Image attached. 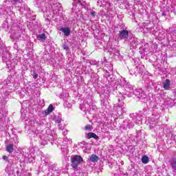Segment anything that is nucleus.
<instances>
[{"label": "nucleus", "instance_id": "2f4dec72", "mask_svg": "<svg viewBox=\"0 0 176 176\" xmlns=\"http://www.w3.org/2000/svg\"><path fill=\"white\" fill-rule=\"evenodd\" d=\"M13 141L14 144H19V137L15 136L14 138H13Z\"/></svg>", "mask_w": 176, "mask_h": 176}, {"label": "nucleus", "instance_id": "6ab92c4d", "mask_svg": "<svg viewBox=\"0 0 176 176\" xmlns=\"http://www.w3.org/2000/svg\"><path fill=\"white\" fill-rule=\"evenodd\" d=\"M135 69H136V71H138V72L135 73V76H137V74H142V71H144V66H142V65L137 66L135 67ZM138 69H139V71H138Z\"/></svg>", "mask_w": 176, "mask_h": 176}, {"label": "nucleus", "instance_id": "1a4fd4ad", "mask_svg": "<svg viewBox=\"0 0 176 176\" xmlns=\"http://www.w3.org/2000/svg\"><path fill=\"white\" fill-rule=\"evenodd\" d=\"M120 39H124L125 41L129 39V31L126 30H122L119 32Z\"/></svg>", "mask_w": 176, "mask_h": 176}, {"label": "nucleus", "instance_id": "37998d69", "mask_svg": "<svg viewBox=\"0 0 176 176\" xmlns=\"http://www.w3.org/2000/svg\"><path fill=\"white\" fill-rule=\"evenodd\" d=\"M63 135H67V132L64 131V132L63 133Z\"/></svg>", "mask_w": 176, "mask_h": 176}, {"label": "nucleus", "instance_id": "b1692460", "mask_svg": "<svg viewBox=\"0 0 176 176\" xmlns=\"http://www.w3.org/2000/svg\"><path fill=\"white\" fill-rule=\"evenodd\" d=\"M107 80L111 83L115 82V76L113 75L109 76V77L107 78Z\"/></svg>", "mask_w": 176, "mask_h": 176}, {"label": "nucleus", "instance_id": "c03bdc74", "mask_svg": "<svg viewBox=\"0 0 176 176\" xmlns=\"http://www.w3.org/2000/svg\"><path fill=\"white\" fill-rule=\"evenodd\" d=\"M151 124H153V126H155V124L152 123Z\"/></svg>", "mask_w": 176, "mask_h": 176}, {"label": "nucleus", "instance_id": "c85d7f7f", "mask_svg": "<svg viewBox=\"0 0 176 176\" xmlns=\"http://www.w3.org/2000/svg\"><path fill=\"white\" fill-rule=\"evenodd\" d=\"M61 118L60 117H55V122L56 123H58V124H60V123H61Z\"/></svg>", "mask_w": 176, "mask_h": 176}, {"label": "nucleus", "instance_id": "f704fd0d", "mask_svg": "<svg viewBox=\"0 0 176 176\" xmlns=\"http://www.w3.org/2000/svg\"><path fill=\"white\" fill-rule=\"evenodd\" d=\"M90 14L92 17H96V14H97V13L96 12V11H91L90 12Z\"/></svg>", "mask_w": 176, "mask_h": 176}, {"label": "nucleus", "instance_id": "bb28decb", "mask_svg": "<svg viewBox=\"0 0 176 176\" xmlns=\"http://www.w3.org/2000/svg\"><path fill=\"white\" fill-rule=\"evenodd\" d=\"M63 105L65 108H71V107H72V104H71L68 101H65Z\"/></svg>", "mask_w": 176, "mask_h": 176}, {"label": "nucleus", "instance_id": "39448f33", "mask_svg": "<svg viewBox=\"0 0 176 176\" xmlns=\"http://www.w3.org/2000/svg\"><path fill=\"white\" fill-rule=\"evenodd\" d=\"M130 94H133L135 96L136 98L139 100H145L146 98V94L142 89H135L134 90V87L132 86V91L129 92Z\"/></svg>", "mask_w": 176, "mask_h": 176}, {"label": "nucleus", "instance_id": "412c9836", "mask_svg": "<svg viewBox=\"0 0 176 176\" xmlns=\"http://www.w3.org/2000/svg\"><path fill=\"white\" fill-rule=\"evenodd\" d=\"M14 150L13 144H8L6 147V151L8 152V153H13Z\"/></svg>", "mask_w": 176, "mask_h": 176}, {"label": "nucleus", "instance_id": "aec40b11", "mask_svg": "<svg viewBox=\"0 0 176 176\" xmlns=\"http://www.w3.org/2000/svg\"><path fill=\"white\" fill-rule=\"evenodd\" d=\"M142 163L144 164H148V163H149V157H148L146 155H144L142 157Z\"/></svg>", "mask_w": 176, "mask_h": 176}, {"label": "nucleus", "instance_id": "0eeeda50", "mask_svg": "<svg viewBox=\"0 0 176 176\" xmlns=\"http://www.w3.org/2000/svg\"><path fill=\"white\" fill-rule=\"evenodd\" d=\"M83 4H82V2L80 1V0H78V3H76V5H75L73 3V8H72V10L73 12H74V13H78V12H80L82 8L83 7Z\"/></svg>", "mask_w": 176, "mask_h": 176}, {"label": "nucleus", "instance_id": "4468645a", "mask_svg": "<svg viewBox=\"0 0 176 176\" xmlns=\"http://www.w3.org/2000/svg\"><path fill=\"white\" fill-rule=\"evenodd\" d=\"M131 45L135 49L137 47V45H138V38H132L130 41Z\"/></svg>", "mask_w": 176, "mask_h": 176}, {"label": "nucleus", "instance_id": "79ce46f5", "mask_svg": "<svg viewBox=\"0 0 176 176\" xmlns=\"http://www.w3.org/2000/svg\"><path fill=\"white\" fill-rule=\"evenodd\" d=\"M162 16H167V14H166V12H162Z\"/></svg>", "mask_w": 176, "mask_h": 176}, {"label": "nucleus", "instance_id": "20e7f679", "mask_svg": "<svg viewBox=\"0 0 176 176\" xmlns=\"http://www.w3.org/2000/svg\"><path fill=\"white\" fill-rule=\"evenodd\" d=\"M71 163H72L71 166L72 167H73V168H78V166L83 163V158L80 155H74L71 158Z\"/></svg>", "mask_w": 176, "mask_h": 176}, {"label": "nucleus", "instance_id": "a19ab883", "mask_svg": "<svg viewBox=\"0 0 176 176\" xmlns=\"http://www.w3.org/2000/svg\"><path fill=\"white\" fill-rule=\"evenodd\" d=\"M80 176H87V174L86 173H81Z\"/></svg>", "mask_w": 176, "mask_h": 176}, {"label": "nucleus", "instance_id": "7c9ffc66", "mask_svg": "<svg viewBox=\"0 0 176 176\" xmlns=\"http://www.w3.org/2000/svg\"><path fill=\"white\" fill-rule=\"evenodd\" d=\"M114 54L116 56H118V57H119V56H120V51H119V50H114Z\"/></svg>", "mask_w": 176, "mask_h": 176}, {"label": "nucleus", "instance_id": "dca6fc26", "mask_svg": "<svg viewBox=\"0 0 176 176\" xmlns=\"http://www.w3.org/2000/svg\"><path fill=\"white\" fill-rule=\"evenodd\" d=\"M162 85L165 90H168V89H170V80L168 79H166L165 82H163Z\"/></svg>", "mask_w": 176, "mask_h": 176}, {"label": "nucleus", "instance_id": "f257e3e1", "mask_svg": "<svg viewBox=\"0 0 176 176\" xmlns=\"http://www.w3.org/2000/svg\"><path fill=\"white\" fill-rule=\"evenodd\" d=\"M0 54H1L3 63H6V65H10V52L5 46L0 48Z\"/></svg>", "mask_w": 176, "mask_h": 176}, {"label": "nucleus", "instance_id": "393cba45", "mask_svg": "<svg viewBox=\"0 0 176 176\" xmlns=\"http://www.w3.org/2000/svg\"><path fill=\"white\" fill-rule=\"evenodd\" d=\"M37 38L38 39H41L42 41H45V39H46V34H45V33H43L40 34Z\"/></svg>", "mask_w": 176, "mask_h": 176}, {"label": "nucleus", "instance_id": "ddd939ff", "mask_svg": "<svg viewBox=\"0 0 176 176\" xmlns=\"http://www.w3.org/2000/svg\"><path fill=\"white\" fill-rule=\"evenodd\" d=\"M58 168H56L54 165H52L49 168V170L53 173L54 176H58V170H57Z\"/></svg>", "mask_w": 176, "mask_h": 176}, {"label": "nucleus", "instance_id": "4c0bfd02", "mask_svg": "<svg viewBox=\"0 0 176 176\" xmlns=\"http://www.w3.org/2000/svg\"><path fill=\"white\" fill-rule=\"evenodd\" d=\"M111 76V74H110L109 72H105V76H106L107 79H108V78Z\"/></svg>", "mask_w": 176, "mask_h": 176}, {"label": "nucleus", "instance_id": "49530a36", "mask_svg": "<svg viewBox=\"0 0 176 176\" xmlns=\"http://www.w3.org/2000/svg\"><path fill=\"white\" fill-rule=\"evenodd\" d=\"M152 127H153V125H152Z\"/></svg>", "mask_w": 176, "mask_h": 176}, {"label": "nucleus", "instance_id": "6e6552de", "mask_svg": "<svg viewBox=\"0 0 176 176\" xmlns=\"http://www.w3.org/2000/svg\"><path fill=\"white\" fill-rule=\"evenodd\" d=\"M117 111H118L117 113L120 116H122V115H123V113H126V112H127V109H126V107H124V103H123V104H119Z\"/></svg>", "mask_w": 176, "mask_h": 176}, {"label": "nucleus", "instance_id": "423d86ee", "mask_svg": "<svg viewBox=\"0 0 176 176\" xmlns=\"http://www.w3.org/2000/svg\"><path fill=\"white\" fill-rule=\"evenodd\" d=\"M52 10L54 16H63V8L59 3H56L53 5Z\"/></svg>", "mask_w": 176, "mask_h": 176}, {"label": "nucleus", "instance_id": "2eb2a0df", "mask_svg": "<svg viewBox=\"0 0 176 176\" xmlns=\"http://www.w3.org/2000/svg\"><path fill=\"white\" fill-rule=\"evenodd\" d=\"M6 171L8 173V175H12V174L14 173V168H13V166L8 165L6 168Z\"/></svg>", "mask_w": 176, "mask_h": 176}, {"label": "nucleus", "instance_id": "f03ea898", "mask_svg": "<svg viewBox=\"0 0 176 176\" xmlns=\"http://www.w3.org/2000/svg\"><path fill=\"white\" fill-rule=\"evenodd\" d=\"M117 84L119 85V86H121V87H124L126 91L128 93H131L133 91V85L127 82L126 78H124L123 77L118 78Z\"/></svg>", "mask_w": 176, "mask_h": 176}, {"label": "nucleus", "instance_id": "c756f323", "mask_svg": "<svg viewBox=\"0 0 176 176\" xmlns=\"http://www.w3.org/2000/svg\"><path fill=\"white\" fill-rule=\"evenodd\" d=\"M85 130H88L89 131H91V125L87 124L85 127Z\"/></svg>", "mask_w": 176, "mask_h": 176}, {"label": "nucleus", "instance_id": "a211bd4d", "mask_svg": "<svg viewBox=\"0 0 176 176\" xmlns=\"http://www.w3.org/2000/svg\"><path fill=\"white\" fill-rule=\"evenodd\" d=\"M90 162H92L93 163H96V162H98V156L93 154L89 157Z\"/></svg>", "mask_w": 176, "mask_h": 176}, {"label": "nucleus", "instance_id": "e433bc0d", "mask_svg": "<svg viewBox=\"0 0 176 176\" xmlns=\"http://www.w3.org/2000/svg\"><path fill=\"white\" fill-rule=\"evenodd\" d=\"M2 159L4 160L5 162H9V159L8 158V156H6V155H3Z\"/></svg>", "mask_w": 176, "mask_h": 176}, {"label": "nucleus", "instance_id": "473e14b6", "mask_svg": "<svg viewBox=\"0 0 176 176\" xmlns=\"http://www.w3.org/2000/svg\"><path fill=\"white\" fill-rule=\"evenodd\" d=\"M80 109L85 112L86 111V107H85V104H80Z\"/></svg>", "mask_w": 176, "mask_h": 176}, {"label": "nucleus", "instance_id": "9d476101", "mask_svg": "<svg viewBox=\"0 0 176 176\" xmlns=\"http://www.w3.org/2000/svg\"><path fill=\"white\" fill-rule=\"evenodd\" d=\"M59 31H61V32H63L65 36H69L71 34V29L69 28H61L59 29Z\"/></svg>", "mask_w": 176, "mask_h": 176}, {"label": "nucleus", "instance_id": "c9c22d12", "mask_svg": "<svg viewBox=\"0 0 176 176\" xmlns=\"http://www.w3.org/2000/svg\"><path fill=\"white\" fill-rule=\"evenodd\" d=\"M33 78L34 79H38V74L35 72L33 73Z\"/></svg>", "mask_w": 176, "mask_h": 176}, {"label": "nucleus", "instance_id": "4be33fe9", "mask_svg": "<svg viewBox=\"0 0 176 176\" xmlns=\"http://www.w3.org/2000/svg\"><path fill=\"white\" fill-rule=\"evenodd\" d=\"M134 122L136 124H140L142 123V118L140 116H139L138 114L137 118H135V120H134Z\"/></svg>", "mask_w": 176, "mask_h": 176}, {"label": "nucleus", "instance_id": "72a5a7b5", "mask_svg": "<svg viewBox=\"0 0 176 176\" xmlns=\"http://www.w3.org/2000/svg\"><path fill=\"white\" fill-rule=\"evenodd\" d=\"M63 48L64 49V50H66V52H68V50H69V47H68V45H63Z\"/></svg>", "mask_w": 176, "mask_h": 176}, {"label": "nucleus", "instance_id": "f8f14e48", "mask_svg": "<svg viewBox=\"0 0 176 176\" xmlns=\"http://www.w3.org/2000/svg\"><path fill=\"white\" fill-rule=\"evenodd\" d=\"M54 111V108H53V104H50L47 109L43 112V115L47 116L50 115Z\"/></svg>", "mask_w": 176, "mask_h": 176}, {"label": "nucleus", "instance_id": "9b49d317", "mask_svg": "<svg viewBox=\"0 0 176 176\" xmlns=\"http://www.w3.org/2000/svg\"><path fill=\"white\" fill-rule=\"evenodd\" d=\"M87 140H90L91 138H94V140H96V141H98L100 140V138L98 135H97L96 133L93 132H89L87 134Z\"/></svg>", "mask_w": 176, "mask_h": 176}, {"label": "nucleus", "instance_id": "a878e982", "mask_svg": "<svg viewBox=\"0 0 176 176\" xmlns=\"http://www.w3.org/2000/svg\"><path fill=\"white\" fill-rule=\"evenodd\" d=\"M109 101V96L108 94H106L104 96V107H107V104H108Z\"/></svg>", "mask_w": 176, "mask_h": 176}, {"label": "nucleus", "instance_id": "f3484780", "mask_svg": "<svg viewBox=\"0 0 176 176\" xmlns=\"http://www.w3.org/2000/svg\"><path fill=\"white\" fill-rule=\"evenodd\" d=\"M11 39H17L18 41H20L21 39V35L19 34V33H15L10 35Z\"/></svg>", "mask_w": 176, "mask_h": 176}, {"label": "nucleus", "instance_id": "cd10ccee", "mask_svg": "<svg viewBox=\"0 0 176 176\" xmlns=\"http://www.w3.org/2000/svg\"><path fill=\"white\" fill-rule=\"evenodd\" d=\"M122 100H124V96H123L122 93H120L118 96V102H120V101H122Z\"/></svg>", "mask_w": 176, "mask_h": 176}, {"label": "nucleus", "instance_id": "7ed1b4c3", "mask_svg": "<svg viewBox=\"0 0 176 176\" xmlns=\"http://www.w3.org/2000/svg\"><path fill=\"white\" fill-rule=\"evenodd\" d=\"M137 116H138L137 113H131L129 115V118L131 120H125L124 121V124H122L124 129H127V127L129 129H133L134 127V123H135L134 120L137 119ZM126 124H128V126H126Z\"/></svg>", "mask_w": 176, "mask_h": 176}, {"label": "nucleus", "instance_id": "5701e85b", "mask_svg": "<svg viewBox=\"0 0 176 176\" xmlns=\"http://www.w3.org/2000/svg\"><path fill=\"white\" fill-rule=\"evenodd\" d=\"M170 166L172 167V168L176 171V160L173 159L170 161Z\"/></svg>", "mask_w": 176, "mask_h": 176}, {"label": "nucleus", "instance_id": "58836bf2", "mask_svg": "<svg viewBox=\"0 0 176 176\" xmlns=\"http://www.w3.org/2000/svg\"><path fill=\"white\" fill-rule=\"evenodd\" d=\"M58 129L59 130H63L64 129V128L63 127V126H61V124H58Z\"/></svg>", "mask_w": 176, "mask_h": 176}, {"label": "nucleus", "instance_id": "a18cd8bd", "mask_svg": "<svg viewBox=\"0 0 176 176\" xmlns=\"http://www.w3.org/2000/svg\"><path fill=\"white\" fill-rule=\"evenodd\" d=\"M98 3H100V1H98Z\"/></svg>", "mask_w": 176, "mask_h": 176}, {"label": "nucleus", "instance_id": "ea45409f", "mask_svg": "<svg viewBox=\"0 0 176 176\" xmlns=\"http://www.w3.org/2000/svg\"><path fill=\"white\" fill-rule=\"evenodd\" d=\"M14 2L18 3H21V0H13Z\"/></svg>", "mask_w": 176, "mask_h": 176}]
</instances>
